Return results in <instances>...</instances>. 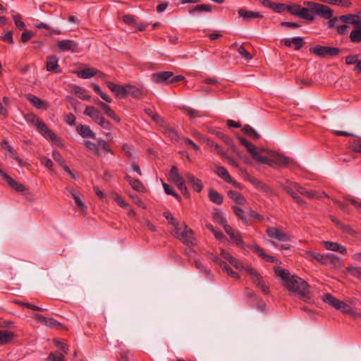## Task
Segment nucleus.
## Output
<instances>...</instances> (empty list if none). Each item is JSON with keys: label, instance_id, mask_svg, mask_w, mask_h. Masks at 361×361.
I'll return each mask as SVG.
<instances>
[{"label": "nucleus", "instance_id": "nucleus-1", "mask_svg": "<svg viewBox=\"0 0 361 361\" xmlns=\"http://www.w3.org/2000/svg\"><path fill=\"white\" fill-rule=\"evenodd\" d=\"M274 272L276 275L280 277L283 286L290 293L297 295L304 302L311 300V287L302 279L291 275L290 273L281 267H275Z\"/></svg>", "mask_w": 361, "mask_h": 361}, {"label": "nucleus", "instance_id": "nucleus-2", "mask_svg": "<svg viewBox=\"0 0 361 361\" xmlns=\"http://www.w3.org/2000/svg\"><path fill=\"white\" fill-rule=\"evenodd\" d=\"M255 160L260 164H267L270 166H287L293 162V160L288 157L279 154H274L272 158H267L259 154V152L253 157Z\"/></svg>", "mask_w": 361, "mask_h": 361}, {"label": "nucleus", "instance_id": "nucleus-3", "mask_svg": "<svg viewBox=\"0 0 361 361\" xmlns=\"http://www.w3.org/2000/svg\"><path fill=\"white\" fill-rule=\"evenodd\" d=\"M29 262L23 259H13L11 264L4 267L3 273L6 277L13 279L17 272L23 271L25 269V266Z\"/></svg>", "mask_w": 361, "mask_h": 361}, {"label": "nucleus", "instance_id": "nucleus-4", "mask_svg": "<svg viewBox=\"0 0 361 361\" xmlns=\"http://www.w3.org/2000/svg\"><path fill=\"white\" fill-rule=\"evenodd\" d=\"M310 52L320 58L336 56L341 53V49L337 47L317 45L310 48Z\"/></svg>", "mask_w": 361, "mask_h": 361}, {"label": "nucleus", "instance_id": "nucleus-5", "mask_svg": "<svg viewBox=\"0 0 361 361\" xmlns=\"http://www.w3.org/2000/svg\"><path fill=\"white\" fill-rule=\"evenodd\" d=\"M84 145L97 157L102 155L100 149L104 150L106 152L111 153V154H114V152L111 149L110 146L104 139L98 140L97 143L89 140H85L84 141Z\"/></svg>", "mask_w": 361, "mask_h": 361}, {"label": "nucleus", "instance_id": "nucleus-6", "mask_svg": "<svg viewBox=\"0 0 361 361\" xmlns=\"http://www.w3.org/2000/svg\"><path fill=\"white\" fill-rule=\"evenodd\" d=\"M266 233L269 238L281 242H287L290 240L289 235H288L281 227H269L267 229Z\"/></svg>", "mask_w": 361, "mask_h": 361}, {"label": "nucleus", "instance_id": "nucleus-7", "mask_svg": "<svg viewBox=\"0 0 361 361\" xmlns=\"http://www.w3.org/2000/svg\"><path fill=\"white\" fill-rule=\"evenodd\" d=\"M37 130L46 139H49L52 142L57 143L59 141V138L57 135L53 133L45 124V123L41 119L35 127Z\"/></svg>", "mask_w": 361, "mask_h": 361}, {"label": "nucleus", "instance_id": "nucleus-8", "mask_svg": "<svg viewBox=\"0 0 361 361\" xmlns=\"http://www.w3.org/2000/svg\"><path fill=\"white\" fill-rule=\"evenodd\" d=\"M37 130L46 139H49L52 142L57 143L59 141V138L57 135L53 133L45 124V123L41 119L35 127Z\"/></svg>", "mask_w": 361, "mask_h": 361}, {"label": "nucleus", "instance_id": "nucleus-9", "mask_svg": "<svg viewBox=\"0 0 361 361\" xmlns=\"http://www.w3.org/2000/svg\"><path fill=\"white\" fill-rule=\"evenodd\" d=\"M56 46L61 51H71L72 52H77L78 51V44L71 39H63L58 41Z\"/></svg>", "mask_w": 361, "mask_h": 361}, {"label": "nucleus", "instance_id": "nucleus-10", "mask_svg": "<svg viewBox=\"0 0 361 361\" xmlns=\"http://www.w3.org/2000/svg\"><path fill=\"white\" fill-rule=\"evenodd\" d=\"M225 232L231 239L240 248H245V243L239 231H235L230 225H225Z\"/></svg>", "mask_w": 361, "mask_h": 361}, {"label": "nucleus", "instance_id": "nucleus-11", "mask_svg": "<svg viewBox=\"0 0 361 361\" xmlns=\"http://www.w3.org/2000/svg\"><path fill=\"white\" fill-rule=\"evenodd\" d=\"M183 227L184 230L177 238L184 244L192 246L194 241L193 231L186 224H183Z\"/></svg>", "mask_w": 361, "mask_h": 361}, {"label": "nucleus", "instance_id": "nucleus-12", "mask_svg": "<svg viewBox=\"0 0 361 361\" xmlns=\"http://www.w3.org/2000/svg\"><path fill=\"white\" fill-rule=\"evenodd\" d=\"M46 69L49 72L54 73H61V69L59 65V59L55 55H50L47 57Z\"/></svg>", "mask_w": 361, "mask_h": 361}, {"label": "nucleus", "instance_id": "nucleus-13", "mask_svg": "<svg viewBox=\"0 0 361 361\" xmlns=\"http://www.w3.org/2000/svg\"><path fill=\"white\" fill-rule=\"evenodd\" d=\"M314 12V14H317L324 19H330L334 15L333 9L326 5L319 3H317Z\"/></svg>", "mask_w": 361, "mask_h": 361}, {"label": "nucleus", "instance_id": "nucleus-14", "mask_svg": "<svg viewBox=\"0 0 361 361\" xmlns=\"http://www.w3.org/2000/svg\"><path fill=\"white\" fill-rule=\"evenodd\" d=\"M185 178L188 184L190 185L191 188L197 192H200L204 186L202 182L199 178L195 177L190 173L185 174Z\"/></svg>", "mask_w": 361, "mask_h": 361}, {"label": "nucleus", "instance_id": "nucleus-15", "mask_svg": "<svg viewBox=\"0 0 361 361\" xmlns=\"http://www.w3.org/2000/svg\"><path fill=\"white\" fill-rule=\"evenodd\" d=\"M173 75L171 71H162L154 73L152 75V80L155 83H166L168 84L170 78Z\"/></svg>", "mask_w": 361, "mask_h": 361}, {"label": "nucleus", "instance_id": "nucleus-16", "mask_svg": "<svg viewBox=\"0 0 361 361\" xmlns=\"http://www.w3.org/2000/svg\"><path fill=\"white\" fill-rule=\"evenodd\" d=\"M290 184L291 185H293V188H295V190H296L300 194H301L302 195L305 196L307 198H310V199H312V198L319 199V198H321V195H319L318 192H317L314 190H307L304 187L300 185L298 183H297L295 182V183H290Z\"/></svg>", "mask_w": 361, "mask_h": 361}, {"label": "nucleus", "instance_id": "nucleus-17", "mask_svg": "<svg viewBox=\"0 0 361 361\" xmlns=\"http://www.w3.org/2000/svg\"><path fill=\"white\" fill-rule=\"evenodd\" d=\"M25 97L35 108L38 109L47 110L49 108V104L47 102L35 95L27 94H26Z\"/></svg>", "mask_w": 361, "mask_h": 361}, {"label": "nucleus", "instance_id": "nucleus-18", "mask_svg": "<svg viewBox=\"0 0 361 361\" xmlns=\"http://www.w3.org/2000/svg\"><path fill=\"white\" fill-rule=\"evenodd\" d=\"M245 178L250 183H252L257 189L260 190L266 193H271V188L261 180L250 176L249 174H246Z\"/></svg>", "mask_w": 361, "mask_h": 361}, {"label": "nucleus", "instance_id": "nucleus-19", "mask_svg": "<svg viewBox=\"0 0 361 361\" xmlns=\"http://www.w3.org/2000/svg\"><path fill=\"white\" fill-rule=\"evenodd\" d=\"M281 42L287 47H290L291 45L293 44L294 49L295 50H300L305 44V42H304L302 37H293L291 39L285 38V39H283Z\"/></svg>", "mask_w": 361, "mask_h": 361}, {"label": "nucleus", "instance_id": "nucleus-20", "mask_svg": "<svg viewBox=\"0 0 361 361\" xmlns=\"http://www.w3.org/2000/svg\"><path fill=\"white\" fill-rule=\"evenodd\" d=\"M238 15L244 21L248 22L252 18H262L264 16L259 12L247 11L244 8H240L238 11Z\"/></svg>", "mask_w": 361, "mask_h": 361}, {"label": "nucleus", "instance_id": "nucleus-21", "mask_svg": "<svg viewBox=\"0 0 361 361\" xmlns=\"http://www.w3.org/2000/svg\"><path fill=\"white\" fill-rule=\"evenodd\" d=\"M339 20L345 24H353L355 26L361 24L360 16L359 14H347L339 16Z\"/></svg>", "mask_w": 361, "mask_h": 361}, {"label": "nucleus", "instance_id": "nucleus-22", "mask_svg": "<svg viewBox=\"0 0 361 361\" xmlns=\"http://www.w3.org/2000/svg\"><path fill=\"white\" fill-rule=\"evenodd\" d=\"M290 182L287 181L286 184L282 185L283 189L289 194L294 200L300 205H305V202L296 193L293 191V185L290 184Z\"/></svg>", "mask_w": 361, "mask_h": 361}, {"label": "nucleus", "instance_id": "nucleus-23", "mask_svg": "<svg viewBox=\"0 0 361 361\" xmlns=\"http://www.w3.org/2000/svg\"><path fill=\"white\" fill-rule=\"evenodd\" d=\"M323 244L324 245L325 248L328 250L337 252L342 255H345L347 252L346 247L337 243L331 241H323Z\"/></svg>", "mask_w": 361, "mask_h": 361}, {"label": "nucleus", "instance_id": "nucleus-24", "mask_svg": "<svg viewBox=\"0 0 361 361\" xmlns=\"http://www.w3.org/2000/svg\"><path fill=\"white\" fill-rule=\"evenodd\" d=\"M252 249L255 253H256L257 255H259L262 259H263L266 262H275L277 261V259L274 257L266 254L264 252V250L257 244L252 245Z\"/></svg>", "mask_w": 361, "mask_h": 361}, {"label": "nucleus", "instance_id": "nucleus-25", "mask_svg": "<svg viewBox=\"0 0 361 361\" xmlns=\"http://www.w3.org/2000/svg\"><path fill=\"white\" fill-rule=\"evenodd\" d=\"M305 257L311 259V260H315L322 264L326 265L325 255L321 254L319 252L307 250L305 252Z\"/></svg>", "mask_w": 361, "mask_h": 361}, {"label": "nucleus", "instance_id": "nucleus-26", "mask_svg": "<svg viewBox=\"0 0 361 361\" xmlns=\"http://www.w3.org/2000/svg\"><path fill=\"white\" fill-rule=\"evenodd\" d=\"M78 133L84 138H94L95 134L88 126L79 124L76 127Z\"/></svg>", "mask_w": 361, "mask_h": 361}, {"label": "nucleus", "instance_id": "nucleus-27", "mask_svg": "<svg viewBox=\"0 0 361 361\" xmlns=\"http://www.w3.org/2000/svg\"><path fill=\"white\" fill-rule=\"evenodd\" d=\"M83 113L85 115L90 116L96 123L102 116L101 111L92 106H86Z\"/></svg>", "mask_w": 361, "mask_h": 361}, {"label": "nucleus", "instance_id": "nucleus-28", "mask_svg": "<svg viewBox=\"0 0 361 361\" xmlns=\"http://www.w3.org/2000/svg\"><path fill=\"white\" fill-rule=\"evenodd\" d=\"M5 176L6 177L4 179L7 182V183L12 189L19 192H24L25 191L26 188L22 183L15 180L8 175Z\"/></svg>", "mask_w": 361, "mask_h": 361}, {"label": "nucleus", "instance_id": "nucleus-29", "mask_svg": "<svg viewBox=\"0 0 361 361\" xmlns=\"http://www.w3.org/2000/svg\"><path fill=\"white\" fill-rule=\"evenodd\" d=\"M298 17L308 22H312L314 20V12L310 8L301 7Z\"/></svg>", "mask_w": 361, "mask_h": 361}, {"label": "nucleus", "instance_id": "nucleus-30", "mask_svg": "<svg viewBox=\"0 0 361 361\" xmlns=\"http://www.w3.org/2000/svg\"><path fill=\"white\" fill-rule=\"evenodd\" d=\"M35 319L41 323L49 327H57L60 325V323H59L56 320L52 319V318H47L41 314H36L35 317Z\"/></svg>", "mask_w": 361, "mask_h": 361}, {"label": "nucleus", "instance_id": "nucleus-31", "mask_svg": "<svg viewBox=\"0 0 361 361\" xmlns=\"http://www.w3.org/2000/svg\"><path fill=\"white\" fill-rule=\"evenodd\" d=\"M125 179L135 190L142 192L145 190V186L140 180L133 178L129 175H126Z\"/></svg>", "mask_w": 361, "mask_h": 361}, {"label": "nucleus", "instance_id": "nucleus-32", "mask_svg": "<svg viewBox=\"0 0 361 361\" xmlns=\"http://www.w3.org/2000/svg\"><path fill=\"white\" fill-rule=\"evenodd\" d=\"M15 334L8 330H0V345L9 343L14 338Z\"/></svg>", "mask_w": 361, "mask_h": 361}, {"label": "nucleus", "instance_id": "nucleus-33", "mask_svg": "<svg viewBox=\"0 0 361 361\" xmlns=\"http://www.w3.org/2000/svg\"><path fill=\"white\" fill-rule=\"evenodd\" d=\"M97 104L103 109L104 112L109 116L111 118L114 119L117 123L120 122V118L116 114L114 113L113 109L110 107L109 105L99 101Z\"/></svg>", "mask_w": 361, "mask_h": 361}, {"label": "nucleus", "instance_id": "nucleus-34", "mask_svg": "<svg viewBox=\"0 0 361 361\" xmlns=\"http://www.w3.org/2000/svg\"><path fill=\"white\" fill-rule=\"evenodd\" d=\"M99 71L93 68H88L81 71H76L77 75L83 79H88L97 75Z\"/></svg>", "mask_w": 361, "mask_h": 361}, {"label": "nucleus", "instance_id": "nucleus-35", "mask_svg": "<svg viewBox=\"0 0 361 361\" xmlns=\"http://www.w3.org/2000/svg\"><path fill=\"white\" fill-rule=\"evenodd\" d=\"M349 38L353 43L361 42V23L354 27L350 34Z\"/></svg>", "mask_w": 361, "mask_h": 361}, {"label": "nucleus", "instance_id": "nucleus-36", "mask_svg": "<svg viewBox=\"0 0 361 361\" xmlns=\"http://www.w3.org/2000/svg\"><path fill=\"white\" fill-rule=\"evenodd\" d=\"M208 196H209V200L211 202H212L213 203H215L218 205H221L223 203V201H224L223 195L213 189H210L209 190Z\"/></svg>", "mask_w": 361, "mask_h": 361}, {"label": "nucleus", "instance_id": "nucleus-37", "mask_svg": "<svg viewBox=\"0 0 361 361\" xmlns=\"http://www.w3.org/2000/svg\"><path fill=\"white\" fill-rule=\"evenodd\" d=\"M238 140H239L240 143L247 148V151L249 152V153L252 155V157L253 158L256 155V154L258 152L257 147L255 145H253L251 142L247 141L246 139H245L244 137H239Z\"/></svg>", "mask_w": 361, "mask_h": 361}, {"label": "nucleus", "instance_id": "nucleus-38", "mask_svg": "<svg viewBox=\"0 0 361 361\" xmlns=\"http://www.w3.org/2000/svg\"><path fill=\"white\" fill-rule=\"evenodd\" d=\"M128 94L131 95L134 98L140 99L143 94V91L136 86L127 85V95Z\"/></svg>", "mask_w": 361, "mask_h": 361}, {"label": "nucleus", "instance_id": "nucleus-39", "mask_svg": "<svg viewBox=\"0 0 361 361\" xmlns=\"http://www.w3.org/2000/svg\"><path fill=\"white\" fill-rule=\"evenodd\" d=\"M231 49H236L239 54L246 60H250L252 58V54L243 45L238 46L237 43H234L231 46Z\"/></svg>", "mask_w": 361, "mask_h": 361}, {"label": "nucleus", "instance_id": "nucleus-40", "mask_svg": "<svg viewBox=\"0 0 361 361\" xmlns=\"http://www.w3.org/2000/svg\"><path fill=\"white\" fill-rule=\"evenodd\" d=\"M228 196L234 200L237 204H244L245 203V199L244 197L239 192L233 191V190H228L227 192Z\"/></svg>", "mask_w": 361, "mask_h": 361}, {"label": "nucleus", "instance_id": "nucleus-41", "mask_svg": "<svg viewBox=\"0 0 361 361\" xmlns=\"http://www.w3.org/2000/svg\"><path fill=\"white\" fill-rule=\"evenodd\" d=\"M183 110L184 112L189 116L190 119L207 116V114H201L200 111L190 107H185Z\"/></svg>", "mask_w": 361, "mask_h": 361}, {"label": "nucleus", "instance_id": "nucleus-42", "mask_svg": "<svg viewBox=\"0 0 361 361\" xmlns=\"http://www.w3.org/2000/svg\"><path fill=\"white\" fill-rule=\"evenodd\" d=\"M1 145L4 148H5L11 154V156L16 159L19 165H21L22 161L18 157L16 152L13 149V148L8 144V142L6 140H4L1 142Z\"/></svg>", "mask_w": 361, "mask_h": 361}, {"label": "nucleus", "instance_id": "nucleus-43", "mask_svg": "<svg viewBox=\"0 0 361 361\" xmlns=\"http://www.w3.org/2000/svg\"><path fill=\"white\" fill-rule=\"evenodd\" d=\"M242 131L247 136L254 140H257L260 137L259 135L256 132V130L249 125H245L242 128Z\"/></svg>", "mask_w": 361, "mask_h": 361}, {"label": "nucleus", "instance_id": "nucleus-44", "mask_svg": "<svg viewBox=\"0 0 361 361\" xmlns=\"http://www.w3.org/2000/svg\"><path fill=\"white\" fill-rule=\"evenodd\" d=\"M216 173L220 178L226 182L232 180V177L224 166H218L216 168Z\"/></svg>", "mask_w": 361, "mask_h": 361}, {"label": "nucleus", "instance_id": "nucleus-45", "mask_svg": "<svg viewBox=\"0 0 361 361\" xmlns=\"http://www.w3.org/2000/svg\"><path fill=\"white\" fill-rule=\"evenodd\" d=\"M206 143L209 145L213 150L216 152L222 158L226 157V153L222 149V148L218 145L214 143V141L207 139Z\"/></svg>", "mask_w": 361, "mask_h": 361}, {"label": "nucleus", "instance_id": "nucleus-46", "mask_svg": "<svg viewBox=\"0 0 361 361\" xmlns=\"http://www.w3.org/2000/svg\"><path fill=\"white\" fill-rule=\"evenodd\" d=\"M164 133L166 136L170 137L172 140L178 141L179 140V137L178 135L176 130L170 126H164Z\"/></svg>", "mask_w": 361, "mask_h": 361}, {"label": "nucleus", "instance_id": "nucleus-47", "mask_svg": "<svg viewBox=\"0 0 361 361\" xmlns=\"http://www.w3.org/2000/svg\"><path fill=\"white\" fill-rule=\"evenodd\" d=\"M350 148L352 151L361 153V137H356L350 142Z\"/></svg>", "mask_w": 361, "mask_h": 361}, {"label": "nucleus", "instance_id": "nucleus-48", "mask_svg": "<svg viewBox=\"0 0 361 361\" xmlns=\"http://www.w3.org/2000/svg\"><path fill=\"white\" fill-rule=\"evenodd\" d=\"M186 181V180H185L183 178L174 182L176 185L178 186V189L180 190V192H182V194L186 197L187 198H189L190 197V194H189V192L186 188V186L185 185V182Z\"/></svg>", "mask_w": 361, "mask_h": 361}, {"label": "nucleus", "instance_id": "nucleus-49", "mask_svg": "<svg viewBox=\"0 0 361 361\" xmlns=\"http://www.w3.org/2000/svg\"><path fill=\"white\" fill-rule=\"evenodd\" d=\"M233 209V211L234 212V214L240 219L242 220V221L245 224H248V221H247V219L245 215V212L243 211V209H242L241 208L237 207V206H233L232 207Z\"/></svg>", "mask_w": 361, "mask_h": 361}, {"label": "nucleus", "instance_id": "nucleus-50", "mask_svg": "<svg viewBox=\"0 0 361 361\" xmlns=\"http://www.w3.org/2000/svg\"><path fill=\"white\" fill-rule=\"evenodd\" d=\"M213 219L214 221L222 225L224 228H225V225H228L226 223V219L224 216L223 214L219 211L214 212Z\"/></svg>", "mask_w": 361, "mask_h": 361}, {"label": "nucleus", "instance_id": "nucleus-51", "mask_svg": "<svg viewBox=\"0 0 361 361\" xmlns=\"http://www.w3.org/2000/svg\"><path fill=\"white\" fill-rule=\"evenodd\" d=\"M25 119L28 123L32 124L35 127H36L37 123L41 121V119L33 113L25 115Z\"/></svg>", "mask_w": 361, "mask_h": 361}, {"label": "nucleus", "instance_id": "nucleus-52", "mask_svg": "<svg viewBox=\"0 0 361 361\" xmlns=\"http://www.w3.org/2000/svg\"><path fill=\"white\" fill-rule=\"evenodd\" d=\"M211 12L212 7L208 4H200L195 6L192 9L190 10V13H192L193 12Z\"/></svg>", "mask_w": 361, "mask_h": 361}, {"label": "nucleus", "instance_id": "nucleus-53", "mask_svg": "<svg viewBox=\"0 0 361 361\" xmlns=\"http://www.w3.org/2000/svg\"><path fill=\"white\" fill-rule=\"evenodd\" d=\"M206 227L213 233V235L215 236L216 239L222 240L225 238V235L223 233V232L219 229L216 228L212 225L208 224L206 226Z\"/></svg>", "mask_w": 361, "mask_h": 361}, {"label": "nucleus", "instance_id": "nucleus-54", "mask_svg": "<svg viewBox=\"0 0 361 361\" xmlns=\"http://www.w3.org/2000/svg\"><path fill=\"white\" fill-rule=\"evenodd\" d=\"M169 178L173 183L183 178L178 172V168L176 166H173L171 167L169 173Z\"/></svg>", "mask_w": 361, "mask_h": 361}, {"label": "nucleus", "instance_id": "nucleus-55", "mask_svg": "<svg viewBox=\"0 0 361 361\" xmlns=\"http://www.w3.org/2000/svg\"><path fill=\"white\" fill-rule=\"evenodd\" d=\"M117 97L124 98L127 96V85H117L115 91H114Z\"/></svg>", "mask_w": 361, "mask_h": 361}, {"label": "nucleus", "instance_id": "nucleus-56", "mask_svg": "<svg viewBox=\"0 0 361 361\" xmlns=\"http://www.w3.org/2000/svg\"><path fill=\"white\" fill-rule=\"evenodd\" d=\"M73 198L75 200V204H76V207H78V209L80 212H84L86 210L87 207H86L85 204L81 200V195L80 193H78Z\"/></svg>", "mask_w": 361, "mask_h": 361}, {"label": "nucleus", "instance_id": "nucleus-57", "mask_svg": "<svg viewBox=\"0 0 361 361\" xmlns=\"http://www.w3.org/2000/svg\"><path fill=\"white\" fill-rule=\"evenodd\" d=\"M325 257L326 265L333 264L336 266L339 262V258L335 254L329 253L325 255Z\"/></svg>", "mask_w": 361, "mask_h": 361}, {"label": "nucleus", "instance_id": "nucleus-58", "mask_svg": "<svg viewBox=\"0 0 361 361\" xmlns=\"http://www.w3.org/2000/svg\"><path fill=\"white\" fill-rule=\"evenodd\" d=\"M300 8H301V6L296 4H293L286 6V11L289 13H290L293 16H298V11L300 10Z\"/></svg>", "mask_w": 361, "mask_h": 361}, {"label": "nucleus", "instance_id": "nucleus-59", "mask_svg": "<svg viewBox=\"0 0 361 361\" xmlns=\"http://www.w3.org/2000/svg\"><path fill=\"white\" fill-rule=\"evenodd\" d=\"M271 9L275 11L276 13H281L286 11V5L282 3L273 2Z\"/></svg>", "mask_w": 361, "mask_h": 361}, {"label": "nucleus", "instance_id": "nucleus-60", "mask_svg": "<svg viewBox=\"0 0 361 361\" xmlns=\"http://www.w3.org/2000/svg\"><path fill=\"white\" fill-rule=\"evenodd\" d=\"M13 19L16 26L20 29L25 28V24L22 21V17L20 14L13 15Z\"/></svg>", "mask_w": 361, "mask_h": 361}, {"label": "nucleus", "instance_id": "nucleus-61", "mask_svg": "<svg viewBox=\"0 0 361 361\" xmlns=\"http://www.w3.org/2000/svg\"><path fill=\"white\" fill-rule=\"evenodd\" d=\"M347 271L353 276L357 277L361 280V268L360 267H348Z\"/></svg>", "mask_w": 361, "mask_h": 361}, {"label": "nucleus", "instance_id": "nucleus-62", "mask_svg": "<svg viewBox=\"0 0 361 361\" xmlns=\"http://www.w3.org/2000/svg\"><path fill=\"white\" fill-rule=\"evenodd\" d=\"M48 359L51 361H65L63 355L58 351L50 353L48 356Z\"/></svg>", "mask_w": 361, "mask_h": 361}, {"label": "nucleus", "instance_id": "nucleus-63", "mask_svg": "<svg viewBox=\"0 0 361 361\" xmlns=\"http://www.w3.org/2000/svg\"><path fill=\"white\" fill-rule=\"evenodd\" d=\"M75 94L80 99L83 100H89L90 96L85 94V90L80 87H77L75 90Z\"/></svg>", "mask_w": 361, "mask_h": 361}, {"label": "nucleus", "instance_id": "nucleus-64", "mask_svg": "<svg viewBox=\"0 0 361 361\" xmlns=\"http://www.w3.org/2000/svg\"><path fill=\"white\" fill-rule=\"evenodd\" d=\"M214 261L216 262L219 267L222 269L223 271H226V273L228 272L231 268V267L224 261L221 260L218 257H215L214 259Z\"/></svg>", "mask_w": 361, "mask_h": 361}]
</instances>
